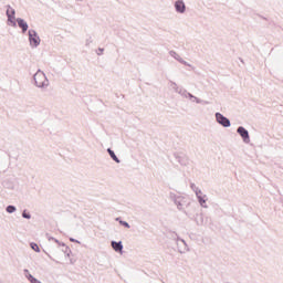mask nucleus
I'll return each instance as SVG.
<instances>
[{"mask_svg":"<svg viewBox=\"0 0 283 283\" xmlns=\"http://www.w3.org/2000/svg\"><path fill=\"white\" fill-rule=\"evenodd\" d=\"M7 213H14L17 211V206L9 205L6 208Z\"/></svg>","mask_w":283,"mask_h":283,"instance_id":"obj_21","label":"nucleus"},{"mask_svg":"<svg viewBox=\"0 0 283 283\" xmlns=\"http://www.w3.org/2000/svg\"><path fill=\"white\" fill-rule=\"evenodd\" d=\"M92 43V38H88L87 40H86V45H90Z\"/></svg>","mask_w":283,"mask_h":283,"instance_id":"obj_29","label":"nucleus"},{"mask_svg":"<svg viewBox=\"0 0 283 283\" xmlns=\"http://www.w3.org/2000/svg\"><path fill=\"white\" fill-rule=\"evenodd\" d=\"M168 235L172 239V240H176L177 242H182L184 243V249L185 251H189V248L187 247V241H185V239L180 238L178 235V233L174 232V231H169L168 232Z\"/></svg>","mask_w":283,"mask_h":283,"instance_id":"obj_9","label":"nucleus"},{"mask_svg":"<svg viewBox=\"0 0 283 283\" xmlns=\"http://www.w3.org/2000/svg\"><path fill=\"white\" fill-rule=\"evenodd\" d=\"M171 85H172V87H174V90L176 92V87H178V84H176V82H171Z\"/></svg>","mask_w":283,"mask_h":283,"instance_id":"obj_28","label":"nucleus"},{"mask_svg":"<svg viewBox=\"0 0 283 283\" xmlns=\"http://www.w3.org/2000/svg\"><path fill=\"white\" fill-rule=\"evenodd\" d=\"M30 248L32 251H35V253H41V248H39V244L36 242H31Z\"/></svg>","mask_w":283,"mask_h":283,"instance_id":"obj_19","label":"nucleus"},{"mask_svg":"<svg viewBox=\"0 0 283 283\" xmlns=\"http://www.w3.org/2000/svg\"><path fill=\"white\" fill-rule=\"evenodd\" d=\"M176 92L177 94H180V96H184V98H187V94H189L187 90L180 87H176Z\"/></svg>","mask_w":283,"mask_h":283,"instance_id":"obj_16","label":"nucleus"},{"mask_svg":"<svg viewBox=\"0 0 283 283\" xmlns=\"http://www.w3.org/2000/svg\"><path fill=\"white\" fill-rule=\"evenodd\" d=\"M237 134H239L245 145H249V143H251V136L249 135V130L244 128V126H239L237 128Z\"/></svg>","mask_w":283,"mask_h":283,"instance_id":"obj_5","label":"nucleus"},{"mask_svg":"<svg viewBox=\"0 0 283 283\" xmlns=\"http://www.w3.org/2000/svg\"><path fill=\"white\" fill-rule=\"evenodd\" d=\"M216 120L221 127H231V119H229L227 116L222 115V113L218 112L214 114Z\"/></svg>","mask_w":283,"mask_h":283,"instance_id":"obj_4","label":"nucleus"},{"mask_svg":"<svg viewBox=\"0 0 283 283\" xmlns=\"http://www.w3.org/2000/svg\"><path fill=\"white\" fill-rule=\"evenodd\" d=\"M169 54L178 61V63H181V65H186L187 67H191V64H189L187 61H185L176 51H169Z\"/></svg>","mask_w":283,"mask_h":283,"instance_id":"obj_10","label":"nucleus"},{"mask_svg":"<svg viewBox=\"0 0 283 283\" xmlns=\"http://www.w3.org/2000/svg\"><path fill=\"white\" fill-rule=\"evenodd\" d=\"M103 52H105V49H103V48H98V56H101V54H103Z\"/></svg>","mask_w":283,"mask_h":283,"instance_id":"obj_26","label":"nucleus"},{"mask_svg":"<svg viewBox=\"0 0 283 283\" xmlns=\"http://www.w3.org/2000/svg\"><path fill=\"white\" fill-rule=\"evenodd\" d=\"M57 244H59V247H64V248L67 247V245L65 244V242H61V241H60V243H57Z\"/></svg>","mask_w":283,"mask_h":283,"instance_id":"obj_30","label":"nucleus"},{"mask_svg":"<svg viewBox=\"0 0 283 283\" xmlns=\"http://www.w3.org/2000/svg\"><path fill=\"white\" fill-rule=\"evenodd\" d=\"M62 251L66 258H70L72 255V249H70V247L67 245Z\"/></svg>","mask_w":283,"mask_h":283,"instance_id":"obj_23","label":"nucleus"},{"mask_svg":"<svg viewBox=\"0 0 283 283\" xmlns=\"http://www.w3.org/2000/svg\"><path fill=\"white\" fill-rule=\"evenodd\" d=\"M175 10L178 14H185V12H187V4H185V0L175 1Z\"/></svg>","mask_w":283,"mask_h":283,"instance_id":"obj_7","label":"nucleus"},{"mask_svg":"<svg viewBox=\"0 0 283 283\" xmlns=\"http://www.w3.org/2000/svg\"><path fill=\"white\" fill-rule=\"evenodd\" d=\"M174 158L181 165V167H187V165H189V158H187L185 154L175 153Z\"/></svg>","mask_w":283,"mask_h":283,"instance_id":"obj_6","label":"nucleus"},{"mask_svg":"<svg viewBox=\"0 0 283 283\" xmlns=\"http://www.w3.org/2000/svg\"><path fill=\"white\" fill-rule=\"evenodd\" d=\"M7 11V25H11V28H17V10L12 8L10 4L6 6Z\"/></svg>","mask_w":283,"mask_h":283,"instance_id":"obj_2","label":"nucleus"},{"mask_svg":"<svg viewBox=\"0 0 283 283\" xmlns=\"http://www.w3.org/2000/svg\"><path fill=\"white\" fill-rule=\"evenodd\" d=\"M15 23H18V27L22 30V34H25V32H28L30 25L23 18H17Z\"/></svg>","mask_w":283,"mask_h":283,"instance_id":"obj_8","label":"nucleus"},{"mask_svg":"<svg viewBox=\"0 0 283 283\" xmlns=\"http://www.w3.org/2000/svg\"><path fill=\"white\" fill-rule=\"evenodd\" d=\"M111 247L116 253H123V241H111Z\"/></svg>","mask_w":283,"mask_h":283,"instance_id":"obj_11","label":"nucleus"},{"mask_svg":"<svg viewBox=\"0 0 283 283\" xmlns=\"http://www.w3.org/2000/svg\"><path fill=\"white\" fill-rule=\"evenodd\" d=\"M115 220L120 224V227H124L125 229H132L129 222L123 220L120 217H117Z\"/></svg>","mask_w":283,"mask_h":283,"instance_id":"obj_14","label":"nucleus"},{"mask_svg":"<svg viewBox=\"0 0 283 283\" xmlns=\"http://www.w3.org/2000/svg\"><path fill=\"white\" fill-rule=\"evenodd\" d=\"M33 82L35 87H40V90H43V87H48L50 85V82L48 81V76H45V73L39 69L36 73L33 75Z\"/></svg>","mask_w":283,"mask_h":283,"instance_id":"obj_1","label":"nucleus"},{"mask_svg":"<svg viewBox=\"0 0 283 283\" xmlns=\"http://www.w3.org/2000/svg\"><path fill=\"white\" fill-rule=\"evenodd\" d=\"M29 34V43L31 48H39L41 45V38L39 36V33L36 30L31 29L28 31Z\"/></svg>","mask_w":283,"mask_h":283,"instance_id":"obj_3","label":"nucleus"},{"mask_svg":"<svg viewBox=\"0 0 283 283\" xmlns=\"http://www.w3.org/2000/svg\"><path fill=\"white\" fill-rule=\"evenodd\" d=\"M187 98H189L190 101H193V98H196V96L188 92Z\"/></svg>","mask_w":283,"mask_h":283,"instance_id":"obj_25","label":"nucleus"},{"mask_svg":"<svg viewBox=\"0 0 283 283\" xmlns=\"http://www.w3.org/2000/svg\"><path fill=\"white\" fill-rule=\"evenodd\" d=\"M181 197L182 196H178L174 192H170V195H169V198H170V200H172V202H176L177 200H180Z\"/></svg>","mask_w":283,"mask_h":283,"instance_id":"obj_22","label":"nucleus"},{"mask_svg":"<svg viewBox=\"0 0 283 283\" xmlns=\"http://www.w3.org/2000/svg\"><path fill=\"white\" fill-rule=\"evenodd\" d=\"M198 202L200 205V207H202L203 209H207V195H196Z\"/></svg>","mask_w":283,"mask_h":283,"instance_id":"obj_12","label":"nucleus"},{"mask_svg":"<svg viewBox=\"0 0 283 283\" xmlns=\"http://www.w3.org/2000/svg\"><path fill=\"white\" fill-rule=\"evenodd\" d=\"M22 218H24V220H31L32 219V214L27 209H24L22 211Z\"/></svg>","mask_w":283,"mask_h":283,"instance_id":"obj_20","label":"nucleus"},{"mask_svg":"<svg viewBox=\"0 0 283 283\" xmlns=\"http://www.w3.org/2000/svg\"><path fill=\"white\" fill-rule=\"evenodd\" d=\"M49 240H52L54 242V240H56V238L51 237V238H49Z\"/></svg>","mask_w":283,"mask_h":283,"instance_id":"obj_33","label":"nucleus"},{"mask_svg":"<svg viewBox=\"0 0 283 283\" xmlns=\"http://www.w3.org/2000/svg\"><path fill=\"white\" fill-rule=\"evenodd\" d=\"M70 262H71V264H74L75 261L71 259Z\"/></svg>","mask_w":283,"mask_h":283,"instance_id":"obj_34","label":"nucleus"},{"mask_svg":"<svg viewBox=\"0 0 283 283\" xmlns=\"http://www.w3.org/2000/svg\"><path fill=\"white\" fill-rule=\"evenodd\" d=\"M261 19H263L264 21H268V19L264 15H260Z\"/></svg>","mask_w":283,"mask_h":283,"instance_id":"obj_32","label":"nucleus"},{"mask_svg":"<svg viewBox=\"0 0 283 283\" xmlns=\"http://www.w3.org/2000/svg\"><path fill=\"white\" fill-rule=\"evenodd\" d=\"M107 154L111 156L112 160L117 165H120V159L116 156V153L112 148H107Z\"/></svg>","mask_w":283,"mask_h":283,"instance_id":"obj_13","label":"nucleus"},{"mask_svg":"<svg viewBox=\"0 0 283 283\" xmlns=\"http://www.w3.org/2000/svg\"><path fill=\"white\" fill-rule=\"evenodd\" d=\"M196 223L200 227L205 224V217L202 214H197L196 216Z\"/></svg>","mask_w":283,"mask_h":283,"instance_id":"obj_18","label":"nucleus"},{"mask_svg":"<svg viewBox=\"0 0 283 283\" xmlns=\"http://www.w3.org/2000/svg\"><path fill=\"white\" fill-rule=\"evenodd\" d=\"M70 242H74L75 244H81V241L74 239V238H69Z\"/></svg>","mask_w":283,"mask_h":283,"instance_id":"obj_24","label":"nucleus"},{"mask_svg":"<svg viewBox=\"0 0 283 283\" xmlns=\"http://www.w3.org/2000/svg\"><path fill=\"white\" fill-rule=\"evenodd\" d=\"M175 205L179 211H182V206L185 205V197H179V199L176 200Z\"/></svg>","mask_w":283,"mask_h":283,"instance_id":"obj_15","label":"nucleus"},{"mask_svg":"<svg viewBox=\"0 0 283 283\" xmlns=\"http://www.w3.org/2000/svg\"><path fill=\"white\" fill-rule=\"evenodd\" d=\"M190 189H192V191H195L196 196L202 193V190H201L200 188H198V187L196 186V184H193V182L190 184Z\"/></svg>","mask_w":283,"mask_h":283,"instance_id":"obj_17","label":"nucleus"},{"mask_svg":"<svg viewBox=\"0 0 283 283\" xmlns=\"http://www.w3.org/2000/svg\"><path fill=\"white\" fill-rule=\"evenodd\" d=\"M53 242H55V244H61V241H59V239H53Z\"/></svg>","mask_w":283,"mask_h":283,"instance_id":"obj_31","label":"nucleus"},{"mask_svg":"<svg viewBox=\"0 0 283 283\" xmlns=\"http://www.w3.org/2000/svg\"><path fill=\"white\" fill-rule=\"evenodd\" d=\"M193 102H196V103H198V104L202 103V101H201L200 98H198V97L193 98V99H192V103H193Z\"/></svg>","mask_w":283,"mask_h":283,"instance_id":"obj_27","label":"nucleus"}]
</instances>
